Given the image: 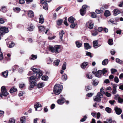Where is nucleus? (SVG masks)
<instances>
[{
  "mask_svg": "<svg viewBox=\"0 0 123 123\" xmlns=\"http://www.w3.org/2000/svg\"><path fill=\"white\" fill-rule=\"evenodd\" d=\"M63 88L62 85L59 84H56L54 88L53 91L55 94L57 95L59 94Z\"/></svg>",
  "mask_w": 123,
  "mask_h": 123,
  "instance_id": "obj_1",
  "label": "nucleus"
},
{
  "mask_svg": "<svg viewBox=\"0 0 123 123\" xmlns=\"http://www.w3.org/2000/svg\"><path fill=\"white\" fill-rule=\"evenodd\" d=\"M60 46L55 45L54 47L52 46L49 47V50L53 53H55L56 54L58 53L60 51Z\"/></svg>",
  "mask_w": 123,
  "mask_h": 123,
  "instance_id": "obj_2",
  "label": "nucleus"
},
{
  "mask_svg": "<svg viewBox=\"0 0 123 123\" xmlns=\"http://www.w3.org/2000/svg\"><path fill=\"white\" fill-rule=\"evenodd\" d=\"M31 69L32 70L35 74H36L37 77H41L43 75L42 72L39 68H36L31 67Z\"/></svg>",
  "mask_w": 123,
  "mask_h": 123,
  "instance_id": "obj_3",
  "label": "nucleus"
},
{
  "mask_svg": "<svg viewBox=\"0 0 123 123\" xmlns=\"http://www.w3.org/2000/svg\"><path fill=\"white\" fill-rule=\"evenodd\" d=\"M1 92L0 93V97L1 98L2 96H6L8 94V92L7 91L6 89L4 86H2L1 88Z\"/></svg>",
  "mask_w": 123,
  "mask_h": 123,
  "instance_id": "obj_4",
  "label": "nucleus"
},
{
  "mask_svg": "<svg viewBox=\"0 0 123 123\" xmlns=\"http://www.w3.org/2000/svg\"><path fill=\"white\" fill-rule=\"evenodd\" d=\"M0 33H1L2 35L5 34L6 33H7L9 32L8 28L5 27H0Z\"/></svg>",
  "mask_w": 123,
  "mask_h": 123,
  "instance_id": "obj_5",
  "label": "nucleus"
},
{
  "mask_svg": "<svg viewBox=\"0 0 123 123\" xmlns=\"http://www.w3.org/2000/svg\"><path fill=\"white\" fill-rule=\"evenodd\" d=\"M102 96V95L100 92H99L97 93L96 96L94 98V100L97 101H99L101 100Z\"/></svg>",
  "mask_w": 123,
  "mask_h": 123,
  "instance_id": "obj_6",
  "label": "nucleus"
},
{
  "mask_svg": "<svg viewBox=\"0 0 123 123\" xmlns=\"http://www.w3.org/2000/svg\"><path fill=\"white\" fill-rule=\"evenodd\" d=\"M34 107L36 111H39L42 110V105L38 102L37 103L34 104Z\"/></svg>",
  "mask_w": 123,
  "mask_h": 123,
  "instance_id": "obj_7",
  "label": "nucleus"
},
{
  "mask_svg": "<svg viewBox=\"0 0 123 123\" xmlns=\"http://www.w3.org/2000/svg\"><path fill=\"white\" fill-rule=\"evenodd\" d=\"M86 26L89 29H92L93 28V24L92 21L90 20L86 22Z\"/></svg>",
  "mask_w": 123,
  "mask_h": 123,
  "instance_id": "obj_8",
  "label": "nucleus"
},
{
  "mask_svg": "<svg viewBox=\"0 0 123 123\" xmlns=\"http://www.w3.org/2000/svg\"><path fill=\"white\" fill-rule=\"evenodd\" d=\"M87 6L86 5H83L82 7V8L80 10V13L82 16L84 15L86 12V8Z\"/></svg>",
  "mask_w": 123,
  "mask_h": 123,
  "instance_id": "obj_9",
  "label": "nucleus"
},
{
  "mask_svg": "<svg viewBox=\"0 0 123 123\" xmlns=\"http://www.w3.org/2000/svg\"><path fill=\"white\" fill-rule=\"evenodd\" d=\"M92 73L95 74L96 76L98 77H99L102 74V70H99L96 72L93 71L92 72Z\"/></svg>",
  "mask_w": 123,
  "mask_h": 123,
  "instance_id": "obj_10",
  "label": "nucleus"
},
{
  "mask_svg": "<svg viewBox=\"0 0 123 123\" xmlns=\"http://www.w3.org/2000/svg\"><path fill=\"white\" fill-rule=\"evenodd\" d=\"M114 110L115 111L116 113L118 115L120 114L122 112V110L120 108L116 107L114 108Z\"/></svg>",
  "mask_w": 123,
  "mask_h": 123,
  "instance_id": "obj_11",
  "label": "nucleus"
},
{
  "mask_svg": "<svg viewBox=\"0 0 123 123\" xmlns=\"http://www.w3.org/2000/svg\"><path fill=\"white\" fill-rule=\"evenodd\" d=\"M35 27V26L33 24H31L28 25L27 29L30 31H32L34 29Z\"/></svg>",
  "mask_w": 123,
  "mask_h": 123,
  "instance_id": "obj_12",
  "label": "nucleus"
},
{
  "mask_svg": "<svg viewBox=\"0 0 123 123\" xmlns=\"http://www.w3.org/2000/svg\"><path fill=\"white\" fill-rule=\"evenodd\" d=\"M40 77H37V75L36 76L35 75L31 76L30 78V82H31L32 81H37V79L40 78Z\"/></svg>",
  "mask_w": 123,
  "mask_h": 123,
  "instance_id": "obj_13",
  "label": "nucleus"
},
{
  "mask_svg": "<svg viewBox=\"0 0 123 123\" xmlns=\"http://www.w3.org/2000/svg\"><path fill=\"white\" fill-rule=\"evenodd\" d=\"M30 86L29 87V89L30 90H31L33 87L34 86L36 85V83L34 81H32L30 82Z\"/></svg>",
  "mask_w": 123,
  "mask_h": 123,
  "instance_id": "obj_14",
  "label": "nucleus"
},
{
  "mask_svg": "<svg viewBox=\"0 0 123 123\" xmlns=\"http://www.w3.org/2000/svg\"><path fill=\"white\" fill-rule=\"evenodd\" d=\"M7 11V7L5 6H3L1 7L0 9V11L3 13L6 12Z\"/></svg>",
  "mask_w": 123,
  "mask_h": 123,
  "instance_id": "obj_15",
  "label": "nucleus"
},
{
  "mask_svg": "<svg viewBox=\"0 0 123 123\" xmlns=\"http://www.w3.org/2000/svg\"><path fill=\"white\" fill-rule=\"evenodd\" d=\"M88 64V62H84L81 64V67L82 68H86Z\"/></svg>",
  "mask_w": 123,
  "mask_h": 123,
  "instance_id": "obj_16",
  "label": "nucleus"
},
{
  "mask_svg": "<svg viewBox=\"0 0 123 123\" xmlns=\"http://www.w3.org/2000/svg\"><path fill=\"white\" fill-rule=\"evenodd\" d=\"M93 47L96 48L101 46L100 45L98 44V43L96 41H94L93 42Z\"/></svg>",
  "mask_w": 123,
  "mask_h": 123,
  "instance_id": "obj_17",
  "label": "nucleus"
},
{
  "mask_svg": "<svg viewBox=\"0 0 123 123\" xmlns=\"http://www.w3.org/2000/svg\"><path fill=\"white\" fill-rule=\"evenodd\" d=\"M113 85H114V86L113 87L112 93L113 94H115L117 92V91H116V87L117 86V85L116 84Z\"/></svg>",
  "mask_w": 123,
  "mask_h": 123,
  "instance_id": "obj_18",
  "label": "nucleus"
},
{
  "mask_svg": "<svg viewBox=\"0 0 123 123\" xmlns=\"http://www.w3.org/2000/svg\"><path fill=\"white\" fill-rule=\"evenodd\" d=\"M68 20L69 23H73L74 22V21L75 20V19L73 17L71 16L68 18Z\"/></svg>",
  "mask_w": 123,
  "mask_h": 123,
  "instance_id": "obj_19",
  "label": "nucleus"
},
{
  "mask_svg": "<svg viewBox=\"0 0 123 123\" xmlns=\"http://www.w3.org/2000/svg\"><path fill=\"white\" fill-rule=\"evenodd\" d=\"M65 99L64 98H62L61 99H60L57 101V103L59 104H63L65 102Z\"/></svg>",
  "mask_w": 123,
  "mask_h": 123,
  "instance_id": "obj_20",
  "label": "nucleus"
},
{
  "mask_svg": "<svg viewBox=\"0 0 123 123\" xmlns=\"http://www.w3.org/2000/svg\"><path fill=\"white\" fill-rule=\"evenodd\" d=\"M44 21V19L43 15H40L39 18V23L42 24L43 23Z\"/></svg>",
  "mask_w": 123,
  "mask_h": 123,
  "instance_id": "obj_21",
  "label": "nucleus"
},
{
  "mask_svg": "<svg viewBox=\"0 0 123 123\" xmlns=\"http://www.w3.org/2000/svg\"><path fill=\"white\" fill-rule=\"evenodd\" d=\"M120 13V12L118 9H115L114 10L113 15L116 16Z\"/></svg>",
  "mask_w": 123,
  "mask_h": 123,
  "instance_id": "obj_22",
  "label": "nucleus"
},
{
  "mask_svg": "<svg viewBox=\"0 0 123 123\" xmlns=\"http://www.w3.org/2000/svg\"><path fill=\"white\" fill-rule=\"evenodd\" d=\"M85 48L86 49H88L91 48V47L87 43H85L84 44Z\"/></svg>",
  "mask_w": 123,
  "mask_h": 123,
  "instance_id": "obj_23",
  "label": "nucleus"
},
{
  "mask_svg": "<svg viewBox=\"0 0 123 123\" xmlns=\"http://www.w3.org/2000/svg\"><path fill=\"white\" fill-rule=\"evenodd\" d=\"M60 62V60L59 59H57L55 60L53 62L54 65L56 66H57L59 65V63Z\"/></svg>",
  "mask_w": 123,
  "mask_h": 123,
  "instance_id": "obj_24",
  "label": "nucleus"
},
{
  "mask_svg": "<svg viewBox=\"0 0 123 123\" xmlns=\"http://www.w3.org/2000/svg\"><path fill=\"white\" fill-rule=\"evenodd\" d=\"M26 119L25 116L22 117L20 118V121L21 123H25Z\"/></svg>",
  "mask_w": 123,
  "mask_h": 123,
  "instance_id": "obj_25",
  "label": "nucleus"
},
{
  "mask_svg": "<svg viewBox=\"0 0 123 123\" xmlns=\"http://www.w3.org/2000/svg\"><path fill=\"white\" fill-rule=\"evenodd\" d=\"M28 16L32 18L34 17V15L33 12L31 11H29L28 13Z\"/></svg>",
  "mask_w": 123,
  "mask_h": 123,
  "instance_id": "obj_26",
  "label": "nucleus"
},
{
  "mask_svg": "<svg viewBox=\"0 0 123 123\" xmlns=\"http://www.w3.org/2000/svg\"><path fill=\"white\" fill-rule=\"evenodd\" d=\"M39 30L41 31H43V33H44V31L45 30L44 27V26H39L38 27Z\"/></svg>",
  "mask_w": 123,
  "mask_h": 123,
  "instance_id": "obj_27",
  "label": "nucleus"
},
{
  "mask_svg": "<svg viewBox=\"0 0 123 123\" xmlns=\"http://www.w3.org/2000/svg\"><path fill=\"white\" fill-rule=\"evenodd\" d=\"M92 73H88L86 74V77L88 79H91L92 78Z\"/></svg>",
  "mask_w": 123,
  "mask_h": 123,
  "instance_id": "obj_28",
  "label": "nucleus"
},
{
  "mask_svg": "<svg viewBox=\"0 0 123 123\" xmlns=\"http://www.w3.org/2000/svg\"><path fill=\"white\" fill-rule=\"evenodd\" d=\"M8 74V71L6 70L2 72V74L3 77L6 78Z\"/></svg>",
  "mask_w": 123,
  "mask_h": 123,
  "instance_id": "obj_29",
  "label": "nucleus"
},
{
  "mask_svg": "<svg viewBox=\"0 0 123 123\" xmlns=\"http://www.w3.org/2000/svg\"><path fill=\"white\" fill-rule=\"evenodd\" d=\"M64 34V32L63 30H62L59 33L60 36V38L61 40H62L63 34Z\"/></svg>",
  "mask_w": 123,
  "mask_h": 123,
  "instance_id": "obj_30",
  "label": "nucleus"
},
{
  "mask_svg": "<svg viewBox=\"0 0 123 123\" xmlns=\"http://www.w3.org/2000/svg\"><path fill=\"white\" fill-rule=\"evenodd\" d=\"M76 46L78 48H80L81 46L82 43H80L79 41H76L75 42Z\"/></svg>",
  "mask_w": 123,
  "mask_h": 123,
  "instance_id": "obj_31",
  "label": "nucleus"
},
{
  "mask_svg": "<svg viewBox=\"0 0 123 123\" xmlns=\"http://www.w3.org/2000/svg\"><path fill=\"white\" fill-rule=\"evenodd\" d=\"M72 24L70 26V27L72 29H74L77 25V23L75 22L73 23H71Z\"/></svg>",
  "mask_w": 123,
  "mask_h": 123,
  "instance_id": "obj_32",
  "label": "nucleus"
},
{
  "mask_svg": "<svg viewBox=\"0 0 123 123\" xmlns=\"http://www.w3.org/2000/svg\"><path fill=\"white\" fill-rule=\"evenodd\" d=\"M108 59H105L103 61L102 64L103 65H105L108 64Z\"/></svg>",
  "mask_w": 123,
  "mask_h": 123,
  "instance_id": "obj_33",
  "label": "nucleus"
},
{
  "mask_svg": "<svg viewBox=\"0 0 123 123\" xmlns=\"http://www.w3.org/2000/svg\"><path fill=\"white\" fill-rule=\"evenodd\" d=\"M92 80L93 81L92 84L94 86H96L99 83L98 81L97 80Z\"/></svg>",
  "mask_w": 123,
  "mask_h": 123,
  "instance_id": "obj_34",
  "label": "nucleus"
},
{
  "mask_svg": "<svg viewBox=\"0 0 123 123\" xmlns=\"http://www.w3.org/2000/svg\"><path fill=\"white\" fill-rule=\"evenodd\" d=\"M105 111L108 113H111L112 110L111 108L109 107H107L105 108Z\"/></svg>",
  "mask_w": 123,
  "mask_h": 123,
  "instance_id": "obj_35",
  "label": "nucleus"
},
{
  "mask_svg": "<svg viewBox=\"0 0 123 123\" xmlns=\"http://www.w3.org/2000/svg\"><path fill=\"white\" fill-rule=\"evenodd\" d=\"M110 12L108 10H106L104 13V15L106 17L108 16H110Z\"/></svg>",
  "mask_w": 123,
  "mask_h": 123,
  "instance_id": "obj_36",
  "label": "nucleus"
},
{
  "mask_svg": "<svg viewBox=\"0 0 123 123\" xmlns=\"http://www.w3.org/2000/svg\"><path fill=\"white\" fill-rule=\"evenodd\" d=\"M63 20L62 19H60L57 21V24L58 25H61L63 22Z\"/></svg>",
  "mask_w": 123,
  "mask_h": 123,
  "instance_id": "obj_37",
  "label": "nucleus"
},
{
  "mask_svg": "<svg viewBox=\"0 0 123 123\" xmlns=\"http://www.w3.org/2000/svg\"><path fill=\"white\" fill-rule=\"evenodd\" d=\"M108 23H112L114 24L115 25H117V24L116 22V21L113 19H111L110 20L108 21Z\"/></svg>",
  "mask_w": 123,
  "mask_h": 123,
  "instance_id": "obj_38",
  "label": "nucleus"
},
{
  "mask_svg": "<svg viewBox=\"0 0 123 123\" xmlns=\"http://www.w3.org/2000/svg\"><path fill=\"white\" fill-rule=\"evenodd\" d=\"M116 62L117 63L120 64H123V61L118 58H116Z\"/></svg>",
  "mask_w": 123,
  "mask_h": 123,
  "instance_id": "obj_39",
  "label": "nucleus"
},
{
  "mask_svg": "<svg viewBox=\"0 0 123 123\" xmlns=\"http://www.w3.org/2000/svg\"><path fill=\"white\" fill-rule=\"evenodd\" d=\"M44 85V84L43 83L41 82L39 83L37 85V86L39 88H41Z\"/></svg>",
  "mask_w": 123,
  "mask_h": 123,
  "instance_id": "obj_40",
  "label": "nucleus"
},
{
  "mask_svg": "<svg viewBox=\"0 0 123 123\" xmlns=\"http://www.w3.org/2000/svg\"><path fill=\"white\" fill-rule=\"evenodd\" d=\"M92 87L90 86H85V90L86 91H88L92 89Z\"/></svg>",
  "mask_w": 123,
  "mask_h": 123,
  "instance_id": "obj_41",
  "label": "nucleus"
},
{
  "mask_svg": "<svg viewBox=\"0 0 123 123\" xmlns=\"http://www.w3.org/2000/svg\"><path fill=\"white\" fill-rule=\"evenodd\" d=\"M17 90V89L16 88L13 87L10 89V93H12L16 91Z\"/></svg>",
  "mask_w": 123,
  "mask_h": 123,
  "instance_id": "obj_42",
  "label": "nucleus"
},
{
  "mask_svg": "<svg viewBox=\"0 0 123 123\" xmlns=\"http://www.w3.org/2000/svg\"><path fill=\"white\" fill-rule=\"evenodd\" d=\"M48 77L46 75L43 76L42 77V80H46L48 79Z\"/></svg>",
  "mask_w": 123,
  "mask_h": 123,
  "instance_id": "obj_43",
  "label": "nucleus"
},
{
  "mask_svg": "<svg viewBox=\"0 0 123 123\" xmlns=\"http://www.w3.org/2000/svg\"><path fill=\"white\" fill-rule=\"evenodd\" d=\"M66 62H64L62 67V69L64 70L66 69Z\"/></svg>",
  "mask_w": 123,
  "mask_h": 123,
  "instance_id": "obj_44",
  "label": "nucleus"
},
{
  "mask_svg": "<svg viewBox=\"0 0 123 123\" xmlns=\"http://www.w3.org/2000/svg\"><path fill=\"white\" fill-rule=\"evenodd\" d=\"M91 17L93 18H94L96 17V14L94 12H91Z\"/></svg>",
  "mask_w": 123,
  "mask_h": 123,
  "instance_id": "obj_45",
  "label": "nucleus"
},
{
  "mask_svg": "<svg viewBox=\"0 0 123 123\" xmlns=\"http://www.w3.org/2000/svg\"><path fill=\"white\" fill-rule=\"evenodd\" d=\"M62 78L63 80H65L67 79V75L66 74H65L62 76Z\"/></svg>",
  "mask_w": 123,
  "mask_h": 123,
  "instance_id": "obj_46",
  "label": "nucleus"
},
{
  "mask_svg": "<svg viewBox=\"0 0 123 123\" xmlns=\"http://www.w3.org/2000/svg\"><path fill=\"white\" fill-rule=\"evenodd\" d=\"M108 44L111 45H112L113 44V40L112 39H109L108 41Z\"/></svg>",
  "mask_w": 123,
  "mask_h": 123,
  "instance_id": "obj_47",
  "label": "nucleus"
},
{
  "mask_svg": "<svg viewBox=\"0 0 123 123\" xmlns=\"http://www.w3.org/2000/svg\"><path fill=\"white\" fill-rule=\"evenodd\" d=\"M119 80L118 77L117 76H115L114 78V81L116 83H117L119 82Z\"/></svg>",
  "mask_w": 123,
  "mask_h": 123,
  "instance_id": "obj_48",
  "label": "nucleus"
},
{
  "mask_svg": "<svg viewBox=\"0 0 123 123\" xmlns=\"http://www.w3.org/2000/svg\"><path fill=\"white\" fill-rule=\"evenodd\" d=\"M15 120L13 118H11L9 120V123H15Z\"/></svg>",
  "mask_w": 123,
  "mask_h": 123,
  "instance_id": "obj_49",
  "label": "nucleus"
},
{
  "mask_svg": "<svg viewBox=\"0 0 123 123\" xmlns=\"http://www.w3.org/2000/svg\"><path fill=\"white\" fill-rule=\"evenodd\" d=\"M111 71L112 74H113L117 71L116 69L114 68L111 69Z\"/></svg>",
  "mask_w": 123,
  "mask_h": 123,
  "instance_id": "obj_50",
  "label": "nucleus"
},
{
  "mask_svg": "<svg viewBox=\"0 0 123 123\" xmlns=\"http://www.w3.org/2000/svg\"><path fill=\"white\" fill-rule=\"evenodd\" d=\"M43 8L45 10H47L48 9V4L47 3L43 5Z\"/></svg>",
  "mask_w": 123,
  "mask_h": 123,
  "instance_id": "obj_51",
  "label": "nucleus"
},
{
  "mask_svg": "<svg viewBox=\"0 0 123 123\" xmlns=\"http://www.w3.org/2000/svg\"><path fill=\"white\" fill-rule=\"evenodd\" d=\"M37 56L36 55H32L31 56V59L33 60H35L37 59Z\"/></svg>",
  "mask_w": 123,
  "mask_h": 123,
  "instance_id": "obj_52",
  "label": "nucleus"
},
{
  "mask_svg": "<svg viewBox=\"0 0 123 123\" xmlns=\"http://www.w3.org/2000/svg\"><path fill=\"white\" fill-rule=\"evenodd\" d=\"M84 118H82L80 120V121L81 122H83L85 121L86 119L87 118V116H85L84 117Z\"/></svg>",
  "mask_w": 123,
  "mask_h": 123,
  "instance_id": "obj_53",
  "label": "nucleus"
},
{
  "mask_svg": "<svg viewBox=\"0 0 123 123\" xmlns=\"http://www.w3.org/2000/svg\"><path fill=\"white\" fill-rule=\"evenodd\" d=\"M25 86V84L24 83L20 84H19V87L20 88H22Z\"/></svg>",
  "mask_w": 123,
  "mask_h": 123,
  "instance_id": "obj_54",
  "label": "nucleus"
},
{
  "mask_svg": "<svg viewBox=\"0 0 123 123\" xmlns=\"http://www.w3.org/2000/svg\"><path fill=\"white\" fill-rule=\"evenodd\" d=\"M100 92L102 94H105V92L104 91V89L102 87L100 89Z\"/></svg>",
  "mask_w": 123,
  "mask_h": 123,
  "instance_id": "obj_55",
  "label": "nucleus"
},
{
  "mask_svg": "<svg viewBox=\"0 0 123 123\" xmlns=\"http://www.w3.org/2000/svg\"><path fill=\"white\" fill-rule=\"evenodd\" d=\"M95 12L97 14H100L102 12V10H99L98 9L96 10Z\"/></svg>",
  "mask_w": 123,
  "mask_h": 123,
  "instance_id": "obj_56",
  "label": "nucleus"
},
{
  "mask_svg": "<svg viewBox=\"0 0 123 123\" xmlns=\"http://www.w3.org/2000/svg\"><path fill=\"white\" fill-rule=\"evenodd\" d=\"M86 55H87L89 56L90 57H92V56L91 55V53L90 52H86Z\"/></svg>",
  "mask_w": 123,
  "mask_h": 123,
  "instance_id": "obj_57",
  "label": "nucleus"
},
{
  "mask_svg": "<svg viewBox=\"0 0 123 123\" xmlns=\"http://www.w3.org/2000/svg\"><path fill=\"white\" fill-rule=\"evenodd\" d=\"M14 45V43H12L11 44H10L8 47L10 48H11L13 47Z\"/></svg>",
  "mask_w": 123,
  "mask_h": 123,
  "instance_id": "obj_58",
  "label": "nucleus"
},
{
  "mask_svg": "<svg viewBox=\"0 0 123 123\" xmlns=\"http://www.w3.org/2000/svg\"><path fill=\"white\" fill-rule=\"evenodd\" d=\"M118 102L119 103H121L123 102V99L120 97L118 99Z\"/></svg>",
  "mask_w": 123,
  "mask_h": 123,
  "instance_id": "obj_59",
  "label": "nucleus"
},
{
  "mask_svg": "<svg viewBox=\"0 0 123 123\" xmlns=\"http://www.w3.org/2000/svg\"><path fill=\"white\" fill-rule=\"evenodd\" d=\"M120 98L119 95L118 94L115 95V98L116 100H118Z\"/></svg>",
  "mask_w": 123,
  "mask_h": 123,
  "instance_id": "obj_60",
  "label": "nucleus"
},
{
  "mask_svg": "<svg viewBox=\"0 0 123 123\" xmlns=\"http://www.w3.org/2000/svg\"><path fill=\"white\" fill-rule=\"evenodd\" d=\"M102 71V73L104 75L105 73L107 72V70L105 68H104Z\"/></svg>",
  "mask_w": 123,
  "mask_h": 123,
  "instance_id": "obj_61",
  "label": "nucleus"
},
{
  "mask_svg": "<svg viewBox=\"0 0 123 123\" xmlns=\"http://www.w3.org/2000/svg\"><path fill=\"white\" fill-rule=\"evenodd\" d=\"M3 58V55L2 53L0 52V60H2Z\"/></svg>",
  "mask_w": 123,
  "mask_h": 123,
  "instance_id": "obj_62",
  "label": "nucleus"
},
{
  "mask_svg": "<svg viewBox=\"0 0 123 123\" xmlns=\"http://www.w3.org/2000/svg\"><path fill=\"white\" fill-rule=\"evenodd\" d=\"M105 95L106 96L108 97H109L111 96V94L107 92H106L105 93Z\"/></svg>",
  "mask_w": 123,
  "mask_h": 123,
  "instance_id": "obj_63",
  "label": "nucleus"
},
{
  "mask_svg": "<svg viewBox=\"0 0 123 123\" xmlns=\"http://www.w3.org/2000/svg\"><path fill=\"white\" fill-rule=\"evenodd\" d=\"M92 93H89L87 94L86 96L89 97H92Z\"/></svg>",
  "mask_w": 123,
  "mask_h": 123,
  "instance_id": "obj_64",
  "label": "nucleus"
}]
</instances>
